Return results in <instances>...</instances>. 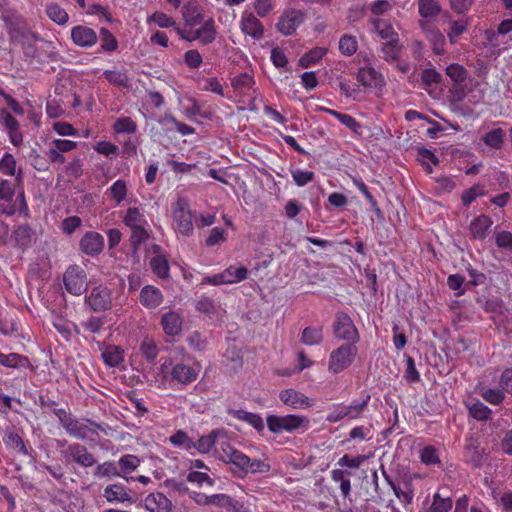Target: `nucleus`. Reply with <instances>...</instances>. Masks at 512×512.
<instances>
[{"instance_id": "obj_1", "label": "nucleus", "mask_w": 512, "mask_h": 512, "mask_svg": "<svg viewBox=\"0 0 512 512\" xmlns=\"http://www.w3.org/2000/svg\"><path fill=\"white\" fill-rule=\"evenodd\" d=\"M218 458L229 465L234 477L244 479L248 474H264L271 470V465L261 459H252L242 451L234 448L228 441L219 443L215 448Z\"/></svg>"}, {"instance_id": "obj_2", "label": "nucleus", "mask_w": 512, "mask_h": 512, "mask_svg": "<svg viewBox=\"0 0 512 512\" xmlns=\"http://www.w3.org/2000/svg\"><path fill=\"white\" fill-rule=\"evenodd\" d=\"M19 185L16 179H2L0 181V215L13 216L19 215L29 218L30 210L25 198L24 191L16 195V186Z\"/></svg>"}, {"instance_id": "obj_3", "label": "nucleus", "mask_w": 512, "mask_h": 512, "mask_svg": "<svg viewBox=\"0 0 512 512\" xmlns=\"http://www.w3.org/2000/svg\"><path fill=\"white\" fill-rule=\"evenodd\" d=\"M160 372L169 384L182 386L194 382L199 374L197 368L183 362H175L171 358L161 364Z\"/></svg>"}, {"instance_id": "obj_4", "label": "nucleus", "mask_w": 512, "mask_h": 512, "mask_svg": "<svg viewBox=\"0 0 512 512\" xmlns=\"http://www.w3.org/2000/svg\"><path fill=\"white\" fill-rule=\"evenodd\" d=\"M175 30L182 40L187 42L198 41L203 46L212 44L218 35V27L213 15H210L209 19L195 27L188 29L176 27Z\"/></svg>"}, {"instance_id": "obj_5", "label": "nucleus", "mask_w": 512, "mask_h": 512, "mask_svg": "<svg viewBox=\"0 0 512 512\" xmlns=\"http://www.w3.org/2000/svg\"><path fill=\"white\" fill-rule=\"evenodd\" d=\"M267 427L273 434L304 433L309 429V419L306 416L289 414L284 416L268 415L266 418Z\"/></svg>"}, {"instance_id": "obj_6", "label": "nucleus", "mask_w": 512, "mask_h": 512, "mask_svg": "<svg viewBox=\"0 0 512 512\" xmlns=\"http://www.w3.org/2000/svg\"><path fill=\"white\" fill-rule=\"evenodd\" d=\"M358 353L356 344L346 343L334 349L329 356L328 370L339 374L352 365Z\"/></svg>"}, {"instance_id": "obj_7", "label": "nucleus", "mask_w": 512, "mask_h": 512, "mask_svg": "<svg viewBox=\"0 0 512 512\" xmlns=\"http://www.w3.org/2000/svg\"><path fill=\"white\" fill-rule=\"evenodd\" d=\"M332 330L335 338L346 343L357 344L360 340L359 331L346 312L339 311L335 314Z\"/></svg>"}, {"instance_id": "obj_8", "label": "nucleus", "mask_w": 512, "mask_h": 512, "mask_svg": "<svg viewBox=\"0 0 512 512\" xmlns=\"http://www.w3.org/2000/svg\"><path fill=\"white\" fill-rule=\"evenodd\" d=\"M369 401L370 395L366 394L365 398L361 402L353 401L349 405L336 404L332 411L327 414L326 420L329 423H338L343 419H358L367 408Z\"/></svg>"}, {"instance_id": "obj_9", "label": "nucleus", "mask_w": 512, "mask_h": 512, "mask_svg": "<svg viewBox=\"0 0 512 512\" xmlns=\"http://www.w3.org/2000/svg\"><path fill=\"white\" fill-rule=\"evenodd\" d=\"M63 283L68 293L80 296L88 287L87 274L81 266L70 265L63 275Z\"/></svg>"}, {"instance_id": "obj_10", "label": "nucleus", "mask_w": 512, "mask_h": 512, "mask_svg": "<svg viewBox=\"0 0 512 512\" xmlns=\"http://www.w3.org/2000/svg\"><path fill=\"white\" fill-rule=\"evenodd\" d=\"M64 429L70 436L80 440H86L93 436H98L97 430H101L106 433L105 428L101 424L89 419L80 421L75 417L65 425Z\"/></svg>"}, {"instance_id": "obj_11", "label": "nucleus", "mask_w": 512, "mask_h": 512, "mask_svg": "<svg viewBox=\"0 0 512 512\" xmlns=\"http://www.w3.org/2000/svg\"><path fill=\"white\" fill-rule=\"evenodd\" d=\"M175 229L183 236H190L193 233L192 214L187 200L180 198L173 210Z\"/></svg>"}, {"instance_id": "obj_12", "label": "nucleus", "mask_w": 512, "mask_h": 512, "mask_svg": "<svg viewBox=\"0 0 512 512\" xmlns=\"http://www.w3.org/2000/svg\"><path fill=\"white\" fill-rule=\"evenodd\" d=\"M418 23L433 52L437 55H443L445 52V37L434 21L426 19L419 20Z\"/></svg>"}, {"instance_id": "obj_13", "label": "nucleus", "mask_w": 512, "mask_h": 512, "mask_svg": "<svg viewBox=\"0 0 512 512\" xmlns=\"http://www.w3.org/2000/svg\"><path fill=\"white\" fill-rule=\"evenodd\" d=\"M85 303L95 312L109 310L112 306L110 289L103 285L93 287L85 296Z\"/></svg>"}, {"instance_id": "obj_14", "label": "nucleus", "mask_w": 512, "mask_h": 512, "mask_svg": "<svg viewBox=\"0 0 512 512\" xmlns=\"http://www.w3.org/2000/svg\"><path fill=\"white\" fill-rule=\"evenodd\" d=\"M63 456L82 468H90L97 462L95 456L88 451L87 447L80 443L69 444L66 450L63 451Z\"/></svg>"}, {"instance_id": "obj_15", "label": "nucleus", "mask_w": 512, "mask_h": 512, "mask_svg": "<svg viewBox=\"0 0 512 512\" xmlns=\"http://www.w3.org/2000/svg\"><path fill=\"white\" fill-rule=\"evenodd\" d=\"M0 123L7 133L11 144L15 147H20L23 144L20 123L6 108L0 109Z\"/></svg>"}, {"instance_id": "obj_16", "label": "nucleus", "mask_w": 512, "mask_h": 512, "mask_svg": "<svg viewBox=\"0 0 512 512\" xmlns=\"http://www.w3.org/2000/svg\"><path fill=\"white\" fill-rule=\"evenodd\" d=\"M206 503L225 509L227 512H250L244 500L231 497L227 494H212L205 496Z\"/></svg>"}, {"instance_id": "obj_17", "label": "nucleus", "mask_w": 512, "mask_h": 512, "mask_svg": "<svg viewBox=\"0 0 512 512\" xmlns=\"http://www.w3.org/2000/svg\"><path fill=\"white\" fill-rule=\"evenodd\" d=\"M446 75L452 80V93L458 100H463L466 96L464 83L468 77L467 69L458 63H452L446 67Z\"/></svg>"}, {"instance_id": "obj_18", "label": "nucleus", "mask_w": 512, "mask_h": 512, "mask_svg": "<svg viewBox=\"0 0 512 512\" xmlns=\"http://www.w3.org/2000/svg\"><path fill=\"white\" fill-rule=\"evenodd\" d=\"M209 16L206 13L205 8L200 5L197 1H189L182 7V17L184 21V29L195 27L207 19Z\"/></svg>"}, {"instance_id": "obj_19", "label": "nucleus", "mask_w": 512, "mask_h": 512, "mask_svg": "<svg viewBox=\"0 0 512 512\" xmlns=\"http://www.w3.org/2000/svg\"><path fill=\"white\" fill-rule=\"evenodd\" d=\"M304 13L300 10L290 9L283 12L277 23V30L285 35L289 36L295 33L297 28L304 21Z\"/></svg>"}, {"instance_id": "obj_20", "label": "nucleus", "mask_w": 512, "mask_h": 512, "mask_svg": "<svg viewBox=\"0 0 512 512\" xmlns=\"http://www.w3.org/2000/svg\"><path fill=\"white\" fill-rule=\"evenodd\" d=\"M280 401L293 409H306L314 405V400L293 388L284 389L279 393Z\"/></svg>"}, {"instance_id": "obj_21", "label": "nucleus", "mask_w": 512, "mask_h": 512, "mask_svg": "<svg viewBox=\"0 0 512 512\" xmlns=\"http://www.w3.org/2000/svg\"><path fill=\"white\" fill-rule=\"evenodd\" d=\"M102 496L107 502L112 504L132 503L134 501L132 491L120 483H114L106 486Z\"/></svg>"}, {"instance_id": "obj_22", "label": "nucleus", "mask_w": 512, "mask_h": 512, "mask_svg": "<svg viewBox=\"0 0 512 512\" xmlns=\"http://www.w3.org/2000/svg\"><path fill=\"white\" fill-rule=\"evenodd\" d=\"M72 42L81 48H91L98 41L96 31L85 25H77L71 29Z\"/></svg>"}, {"instance_id": "obj_23", "label": "nucleus", "mask_w": 512, "mask_h": 512, "mask_svg": "<svg viewBox=\"0 0 512 512\" xmlns=\"http://www.w3.org/2000/svg\"><path fill=\"white\" fill-rule=\"evenodd\" d=\"M80 250L89 256H97L104 249V237L95 231L86 232L79 242Z\"/></svg>"}, {"instance_id": "obj_24", "label": "nucleus", "mask_w": 512, "mask_h": 512, "mask_svg": "<svg viewBox=\"0 0 512 512\" xmlns=\"http://www.w3.org/2000/svg\"><path fill=\"white\" fill-rule=\"evenodd\" d=\"M241 32L254 40H260L264 35V26L260 20L250 12H244L240 20Z\"/></svg>"}, {"instance_id": "obj_25", "label": "nucleus", "mask_w": 512, "mask_h": 512, "mask_svg": "<svg viewBox=\"0 0 512 512\" xmlns=\"http://www.w3.org/2000/svg\"><path fill=\"white\" fill-rule=\"evenodd\" d=\"M357 80L366 88H381L385 84L383 75L371 66L359 68Z\"/></svg>"}, {"instance_id": "obj_26", "label": "nucleus", "mask_w": 512, "mask_h": 512, "mask_svg": "<svg viewBox=\"0 0 512 512\" xmlns=\"http://www.w3.org/2000/svg\"><path fill=\"white\" fill-rule=\"evenodd\" d=\"M144 507L150 512H170L171 500L161 492H153L144 499Z\"/></svg>"}, {"instance_id": "obj_27", "label": "nucleus", "mask_w": 512, "mask_h": 512, "mask_svg": "<svg viewBox=\"0 0 512 512\" xmlns=\"http://www.w3.org/2000/svg\"><path fill=\"white\" fill-rule=\"evenodd\" d=\"M140 303L147 309H155L163 302V294L160 289L152 285H146L139 295Z\"/></svg>"}, {"instance_id": "obj_28", "label": "nucleus", "mask_w": 512, "mask_h": 512, "mask_svg": "<svg viewBox=\"0 0 512 512\" xmlns=\"http://www.w3.org/2000/svg\"><path fill=\"white\" fill-rule=\"evenodd\" d=\"M0 173L6 176L15 177L18 184H22L24 173L21 168L17 169V162L11 153H4L0 159Z\"/></svg>"}, {"instance_id": "obj_29", "label": "nucleus", "mask_w": 512, "mask_h": 512, "mask_svg": "<svg viewBox=\"0 0 512 512\" xmlns=\"http://www.w3.org/2000/svg\"><path fill=\"white\" fill-rule=\"evenodd\" d=\"M228 414L239 421L247 423L258 432L264 430V421L259 414L248 412L243 409H229Z\"/></svg>"}, {"instance_id": "obj_30", "label": "nucleus", "mask_w": 512, "mask_h": 512, "mask_svg": "<svg viewBox=\"0 0 512 512\" xmlns=\"http://www.w3.org/2000/svg\"><path fill=\"white\" fill-rule=\"evenodd\" d=\"M493 224L492 219L487 215H480L470 223V234L474 239L484 240Z\"/></svg>"}, {"instance_id": "obj_31", "label": "nucleus", "mask_w": 512, "mask_h": 512, "mask_svg": "<svg viewBox=\"0 0 512 512\" xmlns=\"http://www.w3.org/2000/svg\"><path fill=\"white\" fill-rule=\"evenodd\" d=\"M0 365L13 369H29L32 367L29 358L18 353L4 354L0 351Z\"/></svg>"}, {"instance_id": "obj_32", "label": "nucleus", "mask_w": 512, "mask_h": 512, "mask_svg": "<svg viewBox=\"0 0 512 512\" xmlns=\"http://www.w3.org/2000/svg\"><path fill=\"white\" fill-rule=\"evenodd\" d=\"M123 223L129 229L140 226H149L144 211L139 207H129L123 216Z\"/></svg>"}, {"instance_id": "obj_33", "label": "nucleus", "mask_w": 512, "mask_h": 512, "mask_svg": "<svg viewBox=\"0 0 512 512\" xmlns=\"http://www.w3.org/2000/svg\"><path fill=\"white\" fill-rule=\"evenodd\" d=\"M161 325L165 334L176 336L182 330V319L176 312H167L162 316Z\"/></svg>"}, {"instance_id": "obj_34", "label": "nucleus", "mask_w": 512, "mask_h": 512, "mask_svg": "<svg viewBox=\"0 0 512 512\" xmlns=\"http://www.w3.org/2000/svg\"><path fill=\"white\" fill-rule=\"evenodd\" d=\"M469 416L477 421H487L491 418L492 411L483 402L479 400H471L465 403Z\"/></svg>"}, {"instance_id": "obj_35", "label": "nucleus", "mask_w": 512, "mask_h": 512, "mask_svg": "<svg viewBox=\"0 0 512 512\" xmlns=\"http://www.w3.org/2000/svg\"><path fill=\"white\" fill-rule=\"evenodd\" d=\"M333 482L340 484V491L343 498H349L351 494V472L343 469H333L330 472Z\"/></svg>"}, {"instance_id": "obj_36", "label": "nucleus", "mask_w": 512, "mask_h": 512, "mask_svg": "<svg viewBox=\"0 0 512 512\" xmlns=\"http://www.w3.org/2000/svg\"><path fill=\"white\" fill-rule=\"evenodd\" d=\"M506 134L502 128H494L486 132L482 137L481 141L489 148L493 150H500L503 148L505 143Z\"/></svg>"}, {"instance_id": "obj_37", "label": "nucleus", "mask_w": 512, "mask_h": 512, "mask_svg": "<svg viewBox=\"0 0 512 512\" xmlns=\"http://www.w3.org/2000/svg\"><path fill=\"white\" fill-rule=\"evenodd\" d=\"M127 194H128L127 183L123 179L116 180L106 190V195L114 201L115 206H120L126 200Z\"/></svg>"}, {"instance_id": "obj_38", "label": "nucleus", "mask_w": 512, "mask_h": 512, "mask_svg": "<svg viewBox=\"0 0 512 512\" xmlns=\"http://www.w3.org/2000/svg\"><path fill=\"white\" fill-rule=\"evenodd\" d=\"M141 460L138 456L133 454H126L119 458L117 462L118 470L120 471V477L129 481L128 474L132 473L140 466Z\"/></svg>"}, {"instance_id": "obj_39", "label": "nucleus", "mask_w": 512, "mask_h": 512, "mask_svg": "<svg viewBox=\"0 0 512 512\" xmlns=\"http://www.w3.org/2000/svg\"><path fill=\"white\" fill-rule=\"evenodd\" d=\"M441 6L437 0H418V13L420 20H432L440 14Z\"/></svg>"}, {"instance_id": "obj_40", "label": "nucleus", "mask_w": 512, "mask_h": 512, "mask_svg": "<svg viewBox=\"0 0 512 512\" xmlns=\"http://www.w3.org/2000/svg\"><path fill=\"white\" fill-rule=\"evenodd\" d=\"M104 363L110 367H118L124 361V350L117 345H108L102 351Z\"/></svg>"}, {"instance_id": "obj_41", "label": "nucleus", "mask_w": 512, "mask_h": 512, "mask_svg": "<svg viewBox=\"0 0 512 512\" xmlns=\"http://www.w3.org/2000/svg\"><path fill=\"white\" fill-rule=\"evenodd\" d=\"M372 24L374 26V29L382 39L386 40L387 42H398V33L394 30L391 23L384 19L377 18L372 21Z\"/></svg>"}, {"instance_id": "obj_42", "label": "nucleus", "mask_w": 512, "mask_h": 512, "mask_svg": "<svg viewBox=\"0 0 512 512\" xmlns=\"http://www.w3.org/2000/svg\"><path fill=\"white\" fill-rule=\"evenodd\" d=\"M300 341L304 345L314 346L319 345L323 341V328L322 326H309L303 329Z\"/></svg>"}, {"instance_id": "obj_43", "label": "nucleus", "mask_w": 512, "mask_h": 512, "mask_svg": "<svg viewBox=\"0 0 512 512\" xmlns=\"http://www.w3.org/2000/svg\"><path fill=\"white\" fill-rule=\"evenodd\" d=\"M150 268L161 279H167L170 275L169 262L163 254L155 255L150 259Z\"/></svg>"}, {"instance_id": "obj_44", "label": "nucleus", "mask_w": 512, "mask_h": 512, "mask_svg": "<svg viewBox=\"0 0 512 512\" xmlns=\"http://www.w3.org/2000/svg\"><path fill=\"white\" fill-rule=\"evenodd\" d=\"M327 52L328 50L325 47H314L301 56L299 59V65L302 68H309L317 64L327 54Z\"/></svg>"}, {"instance_id": "obj_45", "label": "nucleus", "mask_w": 512, "mask_h": 512, "mask_svg": "<svg viewBox=\"0 0 512 512\" xmlns=\"http://www.w3.org/2000/svg\"><path fill=\"white\" fill-rule=\"evenodd\" d=\"M419 458H420L421 463L426 466L441 467V465H442V462H441V459L439 456V450L432 445L424 446L419 451Z\"/></svg>"}, {"instance_id": "obj_46", "label": "nucleus", "mask_w": 512, "mask_h": 512, "mask_svg": "<svg viewBox=\"0 0 512 512\" xmlns=\"http://www.w3.org/2000/svg\"><path fill=\"white\" fill-rule=\"evenodd\" d=\"M98 38L101 51L111 54L118 49V40L108 28L102 27Z\"/></svg>"}, {"instance_id": "obj_47", "label": "nucleus", "mask_w": 512, "mask_h": 512, "mask_svg": "<svg viewBox=\"0 0 512 512\" xmlns=\"http://www.w3.org/2000/svg\"><path fill=\"white\" fill-rule=\"evenodd\" d=\"M169 443L176 448L190 451L195 445L194 441L188 436V434L184 430H177L174 432L169 438Z\"/></svg>"}, {"instance_id": "obj_48", "label": "nucleus", "mask_w": 512, "mask_h": 512, "mask_svg": "<svg viewBox=\"0 0 512 512\" xmlns=\"http://www.w3.org/2000/svg\"><path fill=\"white\" fill-rule=\"evenodd\" d=\"M219 435L218 430H212L209 434L201 436L197 442H194L196 449L201 454H207L211 452L216 446V438Z\"/></svg>"}, {"instance_id": "obj_49", "label": "nucleus", "mask_w": 512, "mask_h": 512, "mask_svg": "<svg viewBox=\"0 0 512 512\" xmlns=\"http://www.w3.org/2000/svg\"><path fill=\"white\" fill-rule=\"evenodd\" d=\"M196 309L200 313L212 317L218 316L220 312V305L217 304L211 297L202 295L196 303Z\"/></svg>"}, {"instance_id": "obj_50", "label": "nucleus", "mask_w": 512, "mask_h": 512, "mask_svg": "<svg viewBox=\"0 0 512 512\" xmlns=\"http://www.w3.org/2000/svg\"><path fill=\"white\" fill-rule=\"evenodd\" d=\"M105 79L112 85L128 88L130 85L126 70H105L103 72Z\"/></svg>"}, {"instance_id": "obj_51", "label": "nucleus", "mask_w": 512, "mask_h": 512, "mask_svg": "<svg viewBox=\"0 0 512 512\" xmlns=\"http://www.w3.org/2000/svg\"><path fill=\"white\" fill-rule=\"evenodd\" d=\"M130 231V245L134 251H137L150 238L149 226L134 227Z\"/></svg>"}, {"instance_id": "obj_52", "label": "nucleus", "mask_w": 512, "mask_h": 512, "mask_svg": "<svg viewBox=\"0 0 512 512\" xmlns=\"http://www.w3.org/2000/svg\"><path fill=\"white\" fill-rule=\"evenodd\" d=\"M46 14L51 21L58 25H65L69 20L66 10L57 3L48 4L46 6Z\"/></svg>"}, {"instance_id": "obj_53", "label": "nucleus", "mask_w": 512, "mask_h": 512, "mask_svg": "<svg viewBox=\"0 0 512 512\" xmlns=\"http://www.w3.org/2000/svg\"><path fill=\"white\" fill-rule=\"evenodd\" d=\"M94 475L97 478L120 477L117 463L115 461H105L95 468Z\"/></svg>"}, {"instance_id": "obj_54", "label": "nucleus", "mask_w": 512, "mask_h": 512, "mask_svg": "<svg viewBox=\"0 0 512 512\" xmlns=\"http://www.w3.org/2000/svg\"><path fill=\"white\" fill-rule=\"evenodd\" d=\"M382 474H383L385 480L387 481V483L389 484V486L391 487V489L393 490L395 496L401 501V503H403L404 505L411 504L413 501V497H414L413 492L411 490L410 491L401 490V488L395 484V482L391 479V477L387 474V472L385 470H382Z\"/></svg>"}, {"instance_id": "obj_55", "label": "nucleus", "mask_w": 512, "mask_h": 512, "mask_svg": "<svg viewBox=\"0 0 512 512\" xmlns=\"http://www.w3.org/2000/svg\"><path fill=\"white\" fill-rule=\"evenodd\" d=\"M358 50V42L355 36L344 34L339 40V51L344 56H352Z\"/></svg>"}, {"instance_id": "obj_56", "label": "nucleus", "mask_w": 512, "mask_h": 512, "mask_svg": "<svg viewBox=\"0 0 512 512\" xmlns=\"http://www.w3.org/2000/svg\"><path fill=\"white\" fill-rule=\"evenodd\" d=\"M140 352L149 363H153L158 357L159 349L154 340L145 338L140 344Z\"/></svg>"}, {"instance_id": "obj_57", "label": "nucleus", "mask_w": 512, "mask_h": 512, "mask_svg": "<svg viewBox=\"0 0 512 512\" xmlns=\"http://www.w3.org/2000/svg\"><path fill=\"white\" fill-rule=\"evenodd\" d=\"M223 272L224 274H227L225 277L227 280L226 284L239 283L248 277V269L244 266L234 267L231 265L227 267Z\"/></svg>"}, {"instance_id": "obj_58", "label": "nucleus", "mask_w": 512, "mask_h": 512, "mask_svg": "<svg viewBox=\"0 0 512 512\" xmlns=\"http://www.w3.org/2000/svg\"><path fill=\"white\" fill-rule=\"evenodd\" d=\"M452 506L453 501L450 497H442L439 492H436L428 512H449Z\"/></svg>"}, {"instance_id": "obj_59", "label": "nucleus", "mask_w": 512, "mask_h": 512, "mask_svg": "<svg viewBox=\"0 0 512 512\" xmlns=\"http://www.w3.org/2000/svg\"><path fill=\"white\" fill-rule=\"evenodd\" d=\"M112 129L117 134H133L137 130V124L130 117H120L114 122Z\"/></svg>"}, {"instance_id": "obj_60", "label": "nucleus", "mask_w": 512, "mask_h": 512, "mask_svg": "<svg viewBox=\"0 0 512 512\" xmlns=\"http://www.w3.org/2000/svg\"><path fill=\"white\" fill-rule=\"evenodd\" d=\"M417 159L426 166L427 172L432 173V167L429 165V163L433 165L439 164L438 157L432 152L430 149H427L425 147H420L417 150Z\"/></svg>"}, {"instance_id": "obj_61", "label": "nucleus", "mask_w": 512, "mask_h": 512, "mask_svg": "<svg viewBox=\"0 0 512 512\" xmlns=\"http://www.w3.org/2000/svg\"><path fill=\"white\" fill-rule=\"evenodd\" d=\"M3 441L7 446H10V447L16 449L21 454H23V455L28 454L27 447H26L22 437L18 433H15V432L7 433L4 436Z\"/></svg>"}, {"instance_id": "obj_62", "label": "nucleus", "mask_w": 512, "mask_h": 512, "mask_svg": "<svg viewBox=\"0 0 512 512\" xmlns=\"http://www.w3.org/2000/svg\"><path fill=\"white\" fill-rule=\"evenodd\" d=\"M383 58L386 61L392 62L399 58L401 52V46L398 42L389 41L382 45L381 48Z\"/></svg>"}, {"instance_id": "obj_63", "label": "nucleus", "mask_w": 512, "mask_h": 512, "mask_svg": "<svg viewBox=\"0 0 512 512\" xmlns=\"http://www.w3.org/2000/svg\"><path fill=\"white\" fill-rule=\"evenodd\" d=\"M149 23L153 22L160 28H176V21L164 12L156 11L147 20Z\"/></svg>"}, {"instance_id": "obj_64", "label": "nucleus", "mask_w": 512, "mask_h": 512, "mask_svg": "<svg viewBox=\"0 0 512 512\" xmlns=\"http://www.w3.org/2000/svg\"><path fill=\"white\" fill-rule=\"evenodd\" d=\"M227 239V232L222 227H214L210 230L208 237L205 240L207 247L218 245Z\"/></svg>"}]
</instances>
